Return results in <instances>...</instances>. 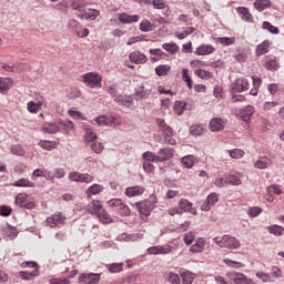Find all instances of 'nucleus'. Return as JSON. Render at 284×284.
Returning <instances> with one entry per match:
<instances>
[{"instance_id":"nucleus-23","label":"nucleus","mask_w":284,"mask_h":284,"mask_svg":"<svg viewBox=\"0 0 284 284\" xmlns=\"http://www.w3.org/2000/svg\"><path fill=\"white\" fill-rule=\"evenodd\" d=\"M237 14H240L241 19L243 21H246V23H252L253 17L250 14V10L245 7H239L236 9Z\"/></svg>"},{"instance_id":"nucleus-44","label":"nucleus","mask_w":284,"mask_h":284,"mask_svg":"<svg viewBox=\"0 0 284 284\" xmlns=\"http://www.w3.org/2000/svg\"><path fill=\"white\" fill-rule=\"evenodd\" d=\"M164 277L171 284H181V277H179V274L176 273H172V272L165 273Z\"/></svg>"},{"instance_id":"nucleus-2","label":"nucleus","mask_w":284,"mask_h":284,"mask_svg":"<svg viewBox=\"0 0 284 284\" xmlns=\"http://www.w3.org/2000/svg\"><path fill=\"white\" fill-rule=\"evenodd\" d=\"M135 207L140 212V215L142 219H148L150 216L152 210L156 207V197L155 196H150V199L144 200L142 202L135 203Z\"/></svg>"},{"instance_id":"nucleus-13","label":"nucleus","mask_w":284,"mask_h":284,"mask_svg":"<svg viewBox=\"0 0 284 284\" xmlns=\"http://www.w3.org/2000/svg\"><path fill=\"white\" fill-rule=\"evenodd\" d=\"M194 204H192V202L182 199L179 202V209L181 210L180 212H189V214H193V216H196V209H194L193 206Z\"/></svg>"},{"instance_id":"nucleus-39","label":"nucleus","mask_w":284,"mask_h":284,"mask_svg":"<svg viewBox=\"0 0 284 284\" xmlns=\"http://www.w3.org/2000/svg\"><path fill=\"white\" fill-rule=\"evenodd\" d=\"M254 114V106L252 105H246L243 112H241V118L244 121H250L252 119V115Z\"/></svg>"},{"instance_id":"nucleus-49","label":"nucleus","mask_w":284,"mask_h":284,"mask_svg":"<svg viewBox=\"0 0 284 284\" xmlns=\"http://www.w3.org/2000/svg\"><path fill=\"white\" fill-rule=\"evenodd\" d=\"M41 105H43V103L39 102V103H36V102H28L27 104V110L29 112H31V114H37L39 112V110L41 109Z\"/></svg>"},{"instance_id":"nucleus-24","label":"nucleus","mask_w":284,"mask_h":284,"mask_svg":"<svg viewBox=\"0 0 284 284\" xmlns=\"http://www.w3.org/2000/svg\"><path fill=\"white\" fill-rule=\"evenodd\" d=\"M77 14L80 17V19H90L91 21H94V19L101 14V11L97 9H89L88 12L84 11L83 13Z\"/></svg>"},{"instance_id":"nucleus-48","label":"nucleus","mask_w":284,"mask_h":284,"mask_svg":"<svg viewBox=\"0 0 284 284\" xmlns=\"http://www.w3.org/2000/svg\"><path fill=\"white\" fill-rule=\"evenodd\" d=\"M14 187H34V184L28 179H20L13 182Z\"/></svg>"},{"instance_id":"nucleus-3","label":"nucleus","mask_w":284,"mask_h":284,"mask_svg":"<svg viewBox=\"0 0 284 284\" xmlns=\"http://www.w3.org/2000/svg\"><path fill=\"white\" fill-rule=\"evenodd\" d=\"M21 267L23 270H26V267H33V271H31V272H28V271L20 272V277L23 281H32V278H34V276H39V271H38L39 264H37V262H33V261L22 262Z\"/></svg>"},{"instance_id":"nucleus-35","label":"nucleus","mask_w":284,"mask_h":284,"mask_svg":"<svg viewBox=\"0 0 284 284\" xmlns=\"http://www.w3.org/2000/svg\"><path fill=\"white\" fill-rule=\"evenodd\" d=\"M272 6V1L270 0H256L254 2V8L257 10V12H263L266 8H270Z\"/></svg>"},{"instance_id":"nucleus-57","label":"nucleus","mask_w":284,"mask_h":284,"mask_svg":"<svg viewBox=\"0 0 284 284\" xmlns=\"http://www.w3.org/2000/svg\"><path fill=\"white\" fill-rule=\"evenodd\" d=\"M144 3H153L155 10H163L165 8V1L163 0H143Z\"/></svg>"},{"instance_id":"nucleus-11","label":"nucleus","mask_w":284,"mask_h":284,"mask_svg":"<svg viewBox=\"0 0 284 284\" xmlns=\"http://www.w3.org/2000/svg\"><path fill=\"white\" fill-rule=\"evenodd\" d=\"M226 276H229V278H231V281H233L235 284L252 283V280L247 278V276H245V274L243 273L231 272V273H227Z\"/></svg>"},{"instance_id":"nucleus-4","label":"nucleus","mask_w":284,"mask_h":284,"mask_svg":"<svg viewBox=\"0 0 284 284\" xmlns=\"http://www.w3.org/2000/svg\"><path fill=\"white\" fill-rule=\"evenodd\" d=\"M109 207H114L120 216H130L131 211L128 204L123 203L121 199H112L108 202Z\"/></svg>"},{"instance_id":"nucleus-46","label":"nucleus","mask_w":284,"mask_h":284,"mask_svg":"<svg viewBox=\"0 0 284 284\" xmlns=\"http://www.w3.org/2000/svg\"><path fill=\"white\" fill-rule=\"evenodd\" d=\"M216 43H221V45H234L236 43V38L234 37H223V38H216Z\"/></svg>"},{"instance_id":"nucleus-63","label":"nucleus","mask_w":284,"mask_h":284,"mask_svg":"<svg viewBox=\"0 0 284 284\" xmlns=\"http://www.w3.org/2000/svg\"><path fill=\"white\" fill-rule=\"evenodd\" d=\"M223 263H225V265H229V267H245V264H243L242 262H236L230 258H224Z\"/></svg>"},{"instance_id":"nucleus-38","label":"nucleus","mask_w":284,"mask_h":284,"mask_svg":"<svg viewBox=\"0 0 284 284\" xmlns=\"http://www.w3.org/2000/svg\"><path fill=\"white\" fill-rule=\"evenodd\" d=\"M30 67L26 63L19 62L13 64V73L21 74V72H30Z\"/></svg>"},{"instance_id":"nucleus-62","label":"nucleus","mask_w":284,"mask_h":284,"mask_svg":"<svg viewBox=\"0 0 284 284\" xmlns=\"http://www.w3.org/2000/svg\"><path fill=\"white\" fill-rule=\"evenodd\" d=\"M11 152L13 154H16L17 156H24L26 155V151L23 150V148L19 144L12 145L11 146Z\"/></svg>"},{"instance_id":"nucleus-14","label":"nucleus","mask_w":284,"mask_h":284,"mask_svg":"<svg viewBox=\"0 0 284 284\" xmlns=\"http://www.w3.org/2000/svg\"><path fill=\"white\" fill-rule=\"evenodd\" d=\"M129 59L131 63L143 64L148 63V57L141 53L140 51H133L129 54Z\"/></svg>"},{"instance_id":"nucleus-30","label":"nucleus","mask_w":284,"mask_h":284,"mask_svg":"<svg viewBox=\"0 0 284 284\" xmlns=\"http://www.w3.org/2000/svg\"><path fill=\"white\" fill-rule=\"evenodd\" d=\"M210 130L212 132H221L223 130V120L214 118L210 121Z\"/></svg>"},{"instance_id":"nucleus-1","label":"nucleus","mask_w":284,"mask_h":284,"mask_svg":"<svg viewBox=\"0 0 284 284\" xmlns=\"http://www.w3.org/2000/svg\"><path fill=\"white\" fill-rule=\"evenodd\" d=\"M213 243L217 247H225L226 250H239L241 247V241L232 235L216 236L213 239Z\"/></svg>"},{"instance_id":"nucleus-40","label":"nucleus","mask_w":284,"mask_h":284,"mask_svg":"<svg viewBox=\"0 0 284 284\" xmlns=\"http://www.w3.org/2000/svg\"><path fill=\"white\" fill-rule=\"evenodd\" d=\"M190 132L193 136H201L205 132V126L203 124H193L190 128Z\"/></svg>"},{"instance_id":"nucleus-21","label":"nucleus","mask_w":284,"mask_h":284,"mask_svg":"<svg viewBox=\"0 0 284 284\" xmlns=\"http://www.w3.org/2000/svg\"><path fill=\"white\" fill-rule=\"evenodd\" d=\"M272 165V160L267 156H261L255 163L254 168L257 170H267Z\"/></svg>"},{"instance_id":"nucleus-47","label":"nucleus","mask_w":284,"mask_h":284,"mask_svg":"<svg viewBox=\"0 0 284 284\" xmlns=\"http://www.w3.org/2000/svg\"><path fill=\"white\" fill-rule=\"evenodd\" d=\"M142 159L145 161V163H159L156 161V154L152 151H146L142 154Z\"/></svg>"},{"instance_id":"nucleus-6","label":"nucleus","mask_w":284,"mask_h":284,"mask_svg":"<svg viewBox=\"0 0 284 284\" xmlns=\"http://www.w3.org/2000/svg\"><path fill=\"white\" fill-rule=\"evenodd\" d=\"M69 179L75 183H92V181H94V176L92 174L79 173L77 171L69 173Z\"/></svg>"},{"instance_id":"nucleus-56","label":"nucleus","mask_w":284,"mask_h":284,"mask_svg":"<svg viewBox=\"0 0 284 284\" xmlns=\"http://www.w3.org/2000/svg\"><path fill=\"white\" fill-rule=\"evenodd\" d=\"M231 159H243L245 156V151L241 149H233L229 151Z\"/></svg>"},{"instance_id":"nucleus-18","label":"nucleus","mask_w":284,"mask_h":284,"mask_svg":"<svg viewBox=\"0 0 284 284\" xmlns=\"http://www.w3.org/2000/svg\"><path fill=\"white\" fill-rule=\"evenodd\" d=\"M148 252L150 254L156 255V254H170L172 252V246L164 245V246H151L148 248Z\"/></svg>"},{"instance_id":"nucleus-58","label":"nucleus","mask_w":284,"mask_h":284,"mask_svg":"<svg viewBox=\"0 0 284 284\" xmlns=\"http://www.w3.org/2000/svg\"><path fill=\"white\" fill-rule=\"evenodd\" d=\"M94 121L95 123H98V125H112V120L106 118L105 115H100L95 118Z\"/></svg>"},{"instance_id":"nucleus-36","label":"nucleus","mask_w":284,"mask_h":284,"mask_svg":"<svg viewBox=\"0 0 284 284\" xmlns=\"http://www.w3.org/2000/svg\"><path fill=\"white\" fill-rule=\"evenodd\" d=\"M170 70H172V67L169 64H160L155 68V74L158 77H168V72H170Z\"/></svg>"},{"instance_id":"nucleus-51","label":"nucleus","mask_w":284,"mask_h":284,"mask_svg":"<svg viewBox=\"0 0 284 284\" xmlns=\"http://www.w3.org/2000/svg\"><path fill=\"white\" fill-rule=\"evenodd\" d=\"M84 132H87L84 134V139L88 143H92V141H94V139H97V133L92 132V128L84 126Z\"/></svg>"},{"instance_id":"nucleus-12","label":"nucleus","mask_w":284,"mask_h":284,"mask_svg":"<svg viewBox=\"0 0 284 284\" xmlns=\"http://www.w3.org/2000/svg\"><path fill=\"white\" fill-rule=\"evenodd\" d=\"M172 156H174V149L172 148L160 149L156 155V161L158 163H163V161H170Z\"/></svg>"},{"instance_id":"nucleus-52","label":"nucleus","mask_w":284,"mask_h":284,"mask_svg":"<svg viewBox=\"0 0 284 284\" xmlns=\"http://www.w3.org/2000/svg\"><path fill=\"white\" fill-rule=\"evenodd\" d=\"M141 32H152L154 30V26L149 20H142L140 23Z\"/></svg>"},{"instance_id":"nucleus-42","label":"nucleus","mask_w":284,"mask_h":284,"mask_svg":"<svg viewBox=\"0 0 284 284\" xmlns=\"http://www.w3.org/2000/svg\"><path fill=\"white\" fill-rule=\"evenodd\" d=\"M194 32V28L187 27L183 28L182 30H179L175 32V37L180 40L185 39L189 34H192Z\"/></svg>"},{"instance_id":"nucleus-22","label":"nucleus","mask_w":284,"mask_h":284,"mask_svg":"<svg viewBox=\"0 0 284 284\" xmlns=\"http://www.w3.org/2000/svg\"><path fill=\"white\" fill-rule=\"evenodd\" d=\"M118 19L120 23H136L139 21V14L130 16L128 13H119Z\"/></svg>"},{"instance_id":"nucleus-26","label":"nucleus","mask_w":284,"mask_h":284,"mask_svg":"<svg viewBox=\"0 0 284 284\" xmlns=\"http://www.w3.org/2000/svg\"><path fill=\"white\" fill-rule=\"evenodd\" d=\"M212 52H214V47L211 44H202L196 49L195 54H197V57H205L212 54Z\"/></svg>"},{"instance_id":"nucleus-25","label":"nucleus","mask_w":284,"mask_h":284,"mask_svg":"<svg viewBox=\"0 0 284 284\" xmlns=\"http://www.w3.org/2000/svg\"><path fill=\"white\" fill-rule=\"evenodd\" d=\"M115 103H118V105H123L124 108H130L132 103H134V100L130 95H119L115 98Z\"/></svg>"},{"instance_id":"nucleus-9","label":"nucleus","mask_w":284,"mask_h":284,"mask_svg":"<svg viewBox=\"0 0 284 284\" xmlns=\"http://www.w3.org/2000/svg\"><path fill=\"white\" fill-rule=\"evenodd\" d=\"M219 203V194L217 193H211L207 195L206 200L201 205L200 210L202 212H210L214 205Z\"/></svg>"},{"instance_id":"nucleus-33","label":"nucleus","mask_w":284,"mask_h":284,"mask_svg":"<svg viewBox=\"0 0 284 284\" xmlns=\"http://www.w3.org/2000/svg\"><path fill=\"white\" fill-rule=\"evenodd\" d=\"M59 125L63 130V132H72L73 130H75L74 122H72L71 120H60Z\"/></svg>"},{"instance_id":"nucleus-28","label":"nucleus","mask_w":284,"mask_h":284,"mask_svg":"<svg viewBox=\"0 0 284 284\" xmlns=\"http://www.w3.org/2000/svg\"><path fill=\"white\" fill-rule=\"evenodd\" d=\"M135 94L138 99H150V94H152V90L145 89V87L140 85L135 89Z\"/></svg>"},{"instance_id":"nucleus-45","label":"nucleus","mask_w":284,"mask_h":284,"mask_svg":"<svg viewBox=\"0 0 284 284\" xmlns=\"http://www.w3.org/2000/svg\"><path fill=\"white\" fill-rule=\"evenodd\" d=\"M267 230L270 234H274V236H283L284 234V227L276 224L267 226Z\"/></svg>"},{"instance_id":"nucleus-15","label":"nucleus","mask_w":284,"mask_h":284,"mask_svg":"<svg viewBox=\"0 0 284 284\" xmlns=\"http://www.w3.org/2000/svg\"><path fill=\"white\" fill-rule=\"evenodd\" d=\"M205 245H207V242L203 237H197L195 243L190 246V252L193 254H201L203 250H205Z\"/></svg>"},{"instance_id":"nucleus-61","label":"nucleus","mask_w":284,"mask_h":284,"mask_svg":"<svg viewBox=\"0 0 284 284\" xmlns=\"http://www.w3.org/2000/svg\"><path fill=\"white\" fill-rule=\"evenodd\" d=\"M194 239H196V234H194V232H187L184 234L183 241L185 245H192V243H194Z\"/></svg>"},{"instance_id":"nucleus-10","label":"nucleus","mask_w":284,"mask_h":284,"mask_svg":"<svg viewBox=\"0 0 284 284\" xmlns=\"http://www.w3.org/2000/svg\"><path fill=\"white\" fill-rule=\"evenodd\" d=\"M84 210L88 212V214L97 216L100 212H102L103 204H101V201L99 200H92L89 204L85 205Z\"/></svg>"},{"instance_id":"nucleus-53","label":"nucleus","mask_w":284,"mask_h":284,"mask_svg":"<svg viewBox=\"0 0 284 284\" xmlns=\"http://www.w3.org/2000/svg\"><path fill=\"white\" fill-rule=\"evenodd\" d=\"M225 185H241V178L236 175H229L225 181Z\"/></svg>"},{"instance_id":"nucleus-5","label":"nucleus","mask_w":284,"mask_h":284,"mask_svg":"<svg viewBox=\"0 0 284 284\" xmlns=\"http://www.w3.org/2000/svg\"><path fill=\"white\" fill-rule=\"evenodd\" d=\"M67 217L61 212H57L55 214L47 217L45 224L48 227H63L65 225Z\"/></svg>"},{"instance_id":"nucleus-17","label":"nucleus","mask_w":284,"mask_h":284,"mask_svg":"<svg viewBox=\"0 0 284 284\" xmlns=\"http://www.w3.org/2000/svg\"><path fill=\"white\" fill-rule=\"evenodd\" d=\"M155 121L162 134H166L168 136H172L174 134V131L170 128V125H168V123H165V120L158 118Z\"/></svg>"},{"instance_id":"nucleus-64","label":"nucleus","mask_w":284,"mask_h":284,"mask_svg":"<svg viewBox=\"0 0 284 284\" xmlns=\"http://www.w3.org/2000/svg\"><path fill=\"white\" fill-rule=\"evenodd\" d=\"M109 271L112 274H116L118 272H122L123 271V263H113L109 266Z\"/></svg>"},{"instance_id":"nucleus-55","label":"nucleus","mask_w":284,"mask_h":284,"mask_svg":"<svg viewBox=\"0 0 284 284\" xmlns=\"http://www.w3.org/2000/svg\"><path fill=\"white\" fill-rule=\"evenodd\" d=\"M162 48L166 52H170V54H176L179 52V47L175 43H164Z\"/></svg>"},{"instance_id":"nucleus-29","label":"nucleus","mask_w":284,"mask_h":284,"mask_svg":"<svg viewBox=\"0 0 284 284\" xmlns=\"http://www.w3.org/2000/svg\"><path fill=\"white\" fill-rule=\"evenodd\" d=\"M100 192H103V186L101 184H93L87 189V196L92 199V196H97Z\"/></svg>"},{"instance_id":"nucleus-19","label":"nucleus","mask_w":284,"mask_h":284,"mask_svg":"<svg viewBox=\"0 0 284 284\" xmlns=\"http://www.w3.org/2000/svg\"><path fill=\"white\" fill-rule=\"evenodd\" d=\"M264 68L266 70H271L272 72L278 70V60H276V57H265Z\"/></svg>"},{"instance_id":"nucleus-16","label":"nucleus","mask_w":284,"mask_h":284,"mask_svg":"<svg viewBox=\"0 0 284 284\" xmlns=\"http://www.w3.org/2000/svg\"><path fill=\"white\" fill-rule=\"evenodd\" d=\"M145 192V187L141 185H135V186H129L125 189V196H129V199H132L134 196H141Z\"/></svg>"},{"instance_id":"nucleus-20","label":"nucleus","mask_w":284,"mask_h":284,"mask_svg":"<svg viewBox=\"0 0 284 284\" xmlns=\"http://www.w3.org/2000/svg\"><path fill=\"white\" fill-rule=\"evenodd\" d=\"M234 88L236 92H246V90H250V81L245 78H240L236 80Z\"/></svg>"},{"instance_id":"nucleus-32","label":"nucleus","mask_w":284,"mask_h":284,"mask_svg":"<svg viewBox=\"0 0 284 284\" xmlns=\"http://www.w3.org/2000/svg\"><path fill=\"white\" fill-rule=\"evenodd\" d=\"M181 163L182 165H184V168H186V170H190L194 168V164L196 163V158L194 155L183 156Z\"/></svg>"},{"instance_id":"nucleus-7","label":"nucleus","mask_w":284,"mask_h":284,"mask_svg":"<svg viewBox=\"0 0 284 284\" xmlns=\"http://www.w3.org/2000/svg\"><path fill=\"white\" fill-rule=\"evenodd\" d=\"M83 81L89 88H101L102 78L99 73L90 72L83 75Z\"/></svg>"},{"instance_id":"nucleus-31","label":"nucleus","mask_w":284,"mask_h":284,"mask_svg":"<svg viewBox=\"0 0 284 284\" xmlns=\"http://www.w3.org/2000/svg\"><path fill=\"white\" fill-rule=\"evenodd\" d=\"M186 105H187V102L185 101H181V100L175 101L173 106L174 113L178 116H181L183 112H185Z\"/></svg>"},{"instance_id":"nucleus-54","label":"nucleus","mask_w":284,"mask_h":284,"mask_svg":"<svg viewBox=\"0 0 284 284\" xmlns=\"http://www.w3.org/2000/svg\"><path fill=\"white\" fill-rule=\"evenodd\" d=\"M262 28L263 30H268L271 34H278V32H281L277 27L272 26L268 21H264Z\"/></svg>"},{"instance_id":"nucleus-59","label":"nucleus","mask_w":284,"mask_h":284,"mask_svg":"<svg viewBox=\"0 0 284 284\" xmlns=\"http://www.w3.org/2000/svg\"><path fill=\"white\" fill-rule=\"evenodd\" d=\"M43 132H47L48 134H57L61 128L57 124H49L47 126L42 128Z\"/></svg>"},{"instance_id":"nucleus-43","label":"nucleus","mask_w":284,"mask_h":284,"mask_svg":"<svg viewBox=\"0 0 284 284\" xmlns=\"http://www.w3.org/2000/svg\"><path fill=\"white\" fill-rule=\"evenodd\" d=\"M38 145H40V148H42V150H48L50 152V150H54L57 149V142L55 141H45V140H41Z\"/></svg>"},{"instance_id":"nucleus-8","label":"nucleus","mask_w":284,"mask_h":284,"mask_svg":"<svg viewBox=\"0 0 284 284\" xmlns=\"http://www.w3.org/2000/svg\"><path fill=\"white\" fill-rule=\"evenodd\" d=\"M100 281V273H83L78 280L79 284H99Z\"/></svg>"},{"instance_id":"nucleus-27","label":"nucleus","mask_w":284,"mask_h":284,"mask_svg":"<svg viewBox=\"0 0 284 284\" xmlns=\"http://www.w3.org/2000/svg\"><path fill=\"white\" fill-rule=\"evenodd\" d=\"M180 276L182 278V284H192L194 283V278H196L194 273L190 271H180Z\"/></svg>"},{"instance_id":"nucleus-60","label":"nucleus","mask_w":284,"mask_h":284,"mask_svg":"<svg viewBox=\"0 0 284 284\" xmlns=\"http://www.w3.org/2000/svg\"><path fill=\"white\" fill-rule=\"evenodd\" d=\"M182 80L185 81L187 88L192 89V78L190 77V70L183 69L182 70Z\"/></svg>"},{"instance_id":"nucleus-34","label":"nucleus","mask_w":284,"mask_h":284,"mask_svg":"<svg viewBox=\"0 0 284 284\" xmlns=\"http://www.w3.org/2000/svg\"><path fill=\"white\" fill-rule=\"evenodd\" d=\"M95 216H98L100 223H103V224L112 223V216H110V213L106 212L105 209H102V211H100Z\"/></svg>"},{"instance_id":"nucleus-41","label":"nucleus","mask_w":284,"mask_h":284,"mask_svg":"<svg viewBox=\"0 0 284 284\" xmlns=\"http://www.w3.org/2000/svg\"><path fill=\"white\" fill-rule=\"evenodd\" d=\"M267 52H270V42L268 41H263L260 45H257V48H256L257 57L267 54Z\"/></svg>"},{"instance_id":"nucleus-50","label":"nucleus","mask_w":284,"mask_h":284,"mask_svg":"<svg viewBox=\"0 0 284 284\" xmlns=\"http://www.w3.org/2000/svg\"><path fill=\"white\" fill-rule=\"evenodd\" d=\"M3 232L4 234L8 236V239H10V241H13V239L16 236H18V232H17V229L16 227H12L10 225H7L4 229H3Z\"/></svg>"},{"instance_id":"nucleus-37","label":"nucleus","mask_w":284,"mask_h":284,"mask_svg":"<svg viewBox=\"0 0 284 284\" xmlns=\"http://www.w3.org/2000/svg\"><path fill=\"white\" fill-rule=\"evenodd\" d=\"M12 87V78H0V92H7Z\"/></svg>"}]
</instances>
